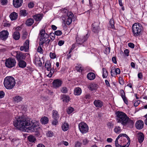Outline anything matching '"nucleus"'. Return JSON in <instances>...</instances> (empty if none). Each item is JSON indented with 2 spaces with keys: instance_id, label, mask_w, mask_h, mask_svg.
Listing matches in <instances>:
<instances>
[{
  "instance_id": "obj_39",
  "label": "nucleus",
  "mask_w": 147,
  "mask_h": 147,
  "mask_svg": "<svg viewBox=\"0 0 147 147\" xmlns=\"http://www.w3.org/2000/svg\"><path fill=\"white\" fill-rule=\"evenodd\" d=\"M11 142L16 145H18L19 143V140L18 138H14L11 140Z\"/></svg>"
},
{
  "instance_id": "obj_38",
  "label": "nucleus",
  "mask_w": 147,
  "mask_h": 147,
  "mask_svg": "<svg viewBox=\"0 0 147 147\" xmlns=\"http://www.w3.org/2000/svg\"><path fill=\"white\" fill-rule=\"evenodd\" d=\"M114 130V132L116 133L119 134L121 132L122 130L119 126H116L115 127Z\"/></svg>"
},
{
  "instance_id": "obj_27",
  "label": "nucleus",
  "mask_w": 147,
  "mask_h": 147,
  "mask_svg": "<svg viewBox=\"0 0 147 147\" xmlns=\"http://www.w3.org/2000/svg\"><path fill=\"white\" fill-rule=\"evenodd\" d=\"M13 38L16 40L19 39L20 37V34L19 32L16 31L13 32L12 35Z\"/></svg>"
},
{
  "instance_id": "obj_7",
  "label": "nucleus",
  "mask_w": 147,
  "mask_h": 147,
  "mask_svg": "<svg viewBox=\"0 0 147 147\" xmlns=\"http://www.w3.org/2000/svg\"><path fill=\"white\" fill-rule=\"evenodd\" d=\"M29 126H30L27 127L26 131L28 132H37L38 129L39 128L38 123L36 121H32L31 123H30Z\"/></svg>"
},
{
  "instance_id": "obj_63",
  "label": "nucleus",
  "mask_w": 147,
  "mask_h": 147,
  "mask_svg": "<svg viewBox=\"0 0 147 147\" xmlns=\"http://www.w3.org/2000/svg\"><path fill=\"white\" fill-rule=\"evenodd\" d=\"M140 103V101L138 100L134 104V105L135 107H137Z\"/></svg>"
},
{
  "instance_id": "obj_24",
  "label": "nucleus",
  "mask_w": 147,
  "mask_h": 147,
  "mask_svg": "<svg viewBox=\"0 0 147 147\" xmlns=\"http://www.w3.org/2000/svg\"><path fill=\"white\" fill-rule=\"evenodd\" d=\"M87 77L90 80H93L95 78L96 76L93 73L89 72L87 74Z\"/></svg>"
},
{
  "instance_id": "obj_42",
  "label": "nucleus",
  "mask_w": 147,
  "mask_h": 147,
  "mask_svg": "<svg viewBox=\"0 0 147 147\" xmlns=\"http://www.w3.org/2000/svg\"><path fill=\"white\" fill-rule=\"evenodd\" d=\"M82 143L78 141H76L75 143L74 147H81Z\"/></svg>"
},
{
  "instance_id": "obj_64",
  "label": "nucleus",
  "mask_w": 147,
  "mask_h": 147,
  "mask_svg": "<svg viewBox=\"0 0 147 147\" xmlns=\"http://www.w3.org/2000/svg\"><path fill=\"white\" fill-rule=\"evenodd\" d=\"M124 53L126 56H129V50L127 49H125L124 51Z\"/></svg>"
},
{
  "instance_id": "obj_30",
  "label": "nucleus",
  "mask_w": 147,
  "mask_h": 147,
  "mask_svg": "<svg viewBox=\"0 0 147 147\" xmlns=\"http://www.w3.org/2000/svg\"><path fill=\"white\" fill-rule=\"evenodd\" d=\"M52 114L53 117L54 119H59V115L57 111H53Z\"/></svg>"
},
{
  "instance_id": "obj_48",
  "label": "nucleus",
  "mask_w": 147,
  "mask_h": 147,
  "mask_svg": "<svg viewBox=\"0 0 147 147\" xmlns=\"http://www.w3.org/2000/svg\"><path fill=\"white\" fill-rule=\"evenodd\" d=\"M55 34L54 33H51L50 34V37L51 39L52 40H54L55 38Z\"/></svg>"
},
{
  "instance_id": "obj_21",
  "label": "nucleus",
  "mask_w": 147,
  "mask_h": 147,
  "mask_svg": "<svg viewBox=\"0 0 147 147\" xmlns=\"http://www.w3.org/2000/svg\"><path fill=\"white\" fill-rule=\"evenodd\" d=\"M94 104L96 107H101L103 105L102 102L99 100H95L94 102Z\"/></svg>"
},
{
  "instance_id": "obj_32",
  "label": "nucleus",
  "mask_w": 147,
  "mask_h": 147,
  "mask_svg": "<svg viewBox=\"0 0 147 147\" xmlns=\"http://www.w3.org/2000/svg\"><path fill=\"white\" fill-rule=\"evenodd\" d=\"M34 23V20L33 19L29 18L26 22V24L28 26H31Z\"/></svg>"
},
{
  "instance_id": "obj_26",
  "label": "nucleus",
  "mask_w": 147,
  "mask_h": 147,
  "mask_svg": "<svg viewBox=\"0 0 147 147\" xmlns=\"http://www.w3.org/2000/svg\"><path fill=\"white\" fill-rule=\"evenodd\" d=\"M49 121V119L46 116L42 117L40 120L41 123L44 124H47L48 123Z\"/></svg>"
},
{
  "instance_id": "obj_37",
  "label": "nucleus",
  "mask_w": 147,
  "mask_h": 147,
  "mask_svg": "<svg viewBox=\"0 0 147 147\" xmlns=\"http://www.w3.org/2000/svg\"><path fill=\"white\" fill-rule=\"evenodd\" d=\"M97 85L95 84H90L89 86V88L91 90H95L97 88Z\"/></svg>"
},
{
  "instance_id": "obj_61",
  "label": "nucleus",
  "mask_w": 147,
  "mask_h": 147,
  "mask_svg": "<svg viewBox=\"0 0 147 147\" xmlns=\"http://www.w3.org/2000/svg\"><path fill=\"white\" fill-rule=\"evenodd\" d=\"M64 43V40H59L58 43V45L59 46H61L63 45V44Z\"/></svg>"
},
{
  "instance_id": "obj_62",
  "label": "nucleus",
  "mask_w": 147,
  "mask_h": 147,
  "mask_svg": "<svg viewBox=\"0 0 147 147\" xmlns=\"http://www.w3.org/2000/svg\"><path fill=\"white\" fill-rule=\"evenodd\" d=\"M128 46L131 48H134V45L132 43H129L128 44Z\"/></svg>"
},
{
  "instance_id": "obj_22",
  "label": "nucleus",
  "mask_w": 147,
  "mask_h": 147,
  "mask_svg": "<svg viewBox=\"0 0 147 147\" xmlns=\"http://www.w3.org/2000/svg\"><path fill=\"white\" fill-rule=\"evenodd\" d=\"M18 61V65L20 67L24 68L26 67V63L24 60H20Z\"/></svg>"
},
{
  "instance_id": "obj_6",
  "label": "nucleus",
  "mask_w": 147,
  "mask_h": 147,
  "mask_svg": "<svg viewBox=\"0 0 147 147\" xmlns=\"http://www.w3.org/2000/svg\"><path fill=\"white\" fill-rule=\"evenodd\" d=\"M132 30L133 35L137 37L140 36L142 34L143 30V28L140 24L136 23L132 25Z\"/></svg>"
},
{
  "instance_id": "obj_3",
  "label": "nucleus",
  "mask_w": 147,
  "mask_h": 147,
  "mask_svg": "<svg viewBox=\"0 0 147 147\" xmlns=\"http://www.w3.org/2000/svg\"><path fill=\"white\" fill-rule=\"evenodd\" d=\"M130 139L125 134H120L115 141L116 147H128L130 143Z\"/></svg>"
},
{
  "instance_id": "obj_40",
  "label": "nucleus",
  "mask_w": 147,
  "mask_h": 147,
  "mask_svg": "<svg viewBox=\"0 0 147 147\" xmlns=\"http://www.w3.org/2000/svg\"><path fill=\"white\" fill-rule=\"evenodd\" d=\"M63 100L64 102H67L69 101V97L68 96L65 95H63Z\"/></svg>"
},
{
  "instance_id": "obj_1",
  "label": "nucleus",
  "mask_w": 147,
  "mask_h": 147,
  "mask_svg": "<svg viewBox=\"0 0 147 147\" xmlns=\"http://www.w3.org/2000/svg\"><path fill=\"white\" fill-rule=\"evenodd\" d=\"M115 114L117 123H120L123 126L127 127H133L134 122L130 119L125 113L118 111Z\"/></svg>"
},
{
  "instance_id": "obj_55",
  "label": "nucleus",
  "mask_w": 147,
  "mask_h": 147,
  "mask_svg": "<svg viewBox=\"0 0 147 147\" xmlns=\"http://www.w3.org/2000/svg\"><path fill=\"white\" fill-rule=\"evenodd\" d=\"M47 136L48 137H51L53 135V132L51 131H49L47 134Z\"/></svg>"
},
{
  "instance_id": "obj_54",
  "label": "nucleus",
  "mask_w": 147,
  "mask_h": 147,
  "mask_svg": "<svg viewBox=\"0 0 147 147\" xmlns=\"http://www.w3.org/2000/svg\"><path fill=\"white\" fill-rule=\"evenodd\" d=\"M76 68V70L78 71H82V69L81 65H79L78 66H77Z\"/></svg>"
},
{
  "instance_id": "obj_56",
  "label": "nucleus",
  "mask_w": 147,
  "mask_h": 147,
  "mask_svg": "<svg viewBox=\"0 0 147 147\" xmlns=\"http://www.w3.org/2000/svg\"><path fill=\"white\" fill-rule=\"evenodd\" d=\"M107 125L109 128H112L113 127V124L110 122H109L107 123Z\"/></svg>"
},
{
  "instance_id": "obj_59",
  "label": "nucleus",
  "mask_w": 147,
  "mask_h": 147,
  "mask_svg": "<svg viewBox=\"0 0 147 147\" xmlns=\"http://www.w3.org/2000/svg\"><path fill=\"white\" fill-rule=\"evenodd\" d=\"M34 6V4L33 2H31L28 3V7L30 8H32Z\"/></svg>"
},
{
  "instance_id": "obj_5",
  "label": "nucleus",
  "mask_w": 147,
  "mask_h": 147,
  "mask_svg": "<svg viewBox=\"0 0 147 147\" xmlns=\"http://www.w3.org/2000/svg\"><path fill=\"white\" fill-rule=\"evenodd\" d=\"M3 84L6 89L11 90L12 89L15 85V79L12 76H7L4 79Z\"/></svg>"
},
{
  "instance_id": "obj_35",
  "label": "nucleus",
  "mask_w": 147,
  "mask_h": 147,
  "mask_svg": "<svg viewBox=\"0 0 147 147\" xmlns=\"http://www.w3.org/2000/svg\"><path fill=\"white\" fill-rule=\"evenodd\" d=\"M13 99L15 102H18L22 100V98L21 96H16L13 97Z\"/></svg>"
},
{
  "instance_id": "obj_51",
  "label": "nucleus",
  "mask_w": 147,
  "mask_h": 147,
  "mask_svg": "<svg viewBox=\"0 0 147 147\" xmlns=\"http://www.w3.org/2000/svg\"><path fill=\"white\" fill-rule=\"evenodd\" d=\"M119 93L120 94V95L121 96L122 98L123 97L125 96V93L123 90H121L119 91Z\"/></svg>"
},
{
  "instance_id": "obj_20",
  "label": "nucleus",
  "mask_w": 147,
  "mask_h": 147,
  "mask_svg": "<svg viewBox=\"0 0 147 147\" xmlns=\"http://www.w3.org/2000/svg\"><path fill=\"white\" fill-rule=\"evenodd\" d=\"M121 138L118 141L119 144V145H124L127 142L126 141L127 140L126 139V138L125 136H122V137H120Z\"/></svg>"
},
{
  "instance_id": "obj_9",
  "label": "nucleus",
  "mask_w": 147,
  "mask_h": 147,
  "mask_svg": "<svg viewBox=\"0 0 147 147\" xmlns=\"http://www.w3.org/2000/svg\"><path fill=\"white\" fill-rule=\"evenodd\" d=\"M45 67L48 71H50L49 74L47 75V76L49 78L51 77L54 72V70L53 67H51V63L49 61H46Z\"/></svg>"
},
{
  "instance_id": "obj_47",
  "label": "nucleus",
  "mask_w": 147,
  "mask_h": 147,
  "mask_svg": "<svg viewBox=\"0 0 147 147\" xmlns=\"http://www.w3.org/2000/svg\"><path fill=\"white\" fill-rule=\"evenodd\" d=\"M28 34V33L26 32L25 31L23 32L22 36V38L23 39H26L27 36Z\"/></svg>"
},
{
  "instance_id": "obj_14",
  "label": "nucleus",
  "mask_w": 147,
  "mask_h": 147,
  "mask_svg": "<svg viewBox=\"0 0 147 147\" xmlns=\"http://www.w3.org/2000/svg\"><path fill=\"white\" fill-rule=\"evenodd\" d=\"M9 32L7 30H3L0 32V38L3 40H5L8 37Z\"/></svg>"
},
{
  "instance_id": "obj_28",
  "label": "nucleus",
  "mask_w": 147,
  "mask_h": 147,
  "mask_svg": "<svg viewBox=\"0 0 147 147\" xmlns=\"http://www.w3.org/2000/svg\"><path fill=\"white\" fill-rule=\"evenodd\" d=\"M69 125L65 122L63 123L61 126L62 129L64 131L67 130L69 128Z\"/></svg>"
},
{
  "instance_id": "obj_36",
  "label": "nucleus",
  "mask_w": 147,
  "mask_h": 147,
  "mask_svg": "<svg viewBox=\"0 0 147 147\" xmlns=\"http://www.w3.org/2000/svg\"><path fill=\"white\" fill-rule=\"evenodd\" d=\"M102 77L103 78H107L108 76V73L107 70L104 68H102Z\"/></svg>"
},
{
  "instance_id": "obj_60",
  "label": "nucleus",
  "mask_w": 147,
  "mask_h": 147,
  "mask_svg": "<svg viewBox=\"0 0 147 147\" xmlns=\"http://www.w3.org/2000/svg\"><path fill=\"white\" fill-rule=\"evenodd\" d=\"M123 100V101L127 105L128 103V101L127 100V98L125 96L122 98Z\"/></svg>"
},
{
  "instance_id": "obj_2",
  "label": "nucleus",
  "mask_w": 147,
  "mask_h": 147,
  "mask_svg": "<svg viewBox=\"0 0 147 147\" xmlns=\"http://www.w3.org/2000/svg\"><path fill=\"white\" fill-rule=\"evenodd\" d=\"M13 124L17 129L26 131L27 127L30 125V121L24 117H15L13 119Z\"/></svg>"
},
{
  "instance_id": "obj_41",
  "label": "nucleus",
  "mask_w": 147,
  "mask_h": 147,
  "mask_svg": "<svg viewBox=\"0 0 147 147\" xmlns=\"http://www.w3.org/2000/svg\"><path fill=\"white\" fill-rule=\"evenodd\" d=\"M21 16H26L28 14V13L25 10H21L20 11Z\"/></svg>"
},
{
  "instance_id": "obj_15",
  "label": "nucleus",
  "mask_w": 147,
  "mask_h": 147,
  "mask_svg": "<svg viewBox=\"0 0 147 147\" xmlns=\"http://www.w3.org/2000/svg\"><path fill=\"white\" fill-rule=\"evenodd\" d=\"M99 24V23L98 22H95L92 24V30L94 33L98 32L100 29Z\"/></svg>"
},
{
  "instance_id": "obj_52",
  "label": "nucleus",
  "mask_w": 147,
  "mask_h": 147,
  "mask_svg": "<svg viewBox=\"0 0 147 147\" xmlns=\"http://www.w3.org/2000/svg\"><path fill=\"white\" fill-rule=\"evenodd\" d=\"M110 51V48L109 47L106 48L104 51V53L105 54H109Z\"/></svg>"
},
{
  "instance_id": "obj_50",
  "label": "nucleus",
  "mask_w": 147,
  "mask_h": 147,
  "mask_svg": "<svg viewBox=\"0 0 147 147\" xmlns=\"http://www.w3.org/2000/svg\"><path fill=\"white\" fill-rule=\"evenodd\" d=\"M54 33L57 36H60L62 34L61 31V30H57Z\"/></svg>"
},
{
  "instance_id": "obj_34",
  "label": "nucleus",
  "mask_w": 147,
  "mask_h": 147,
  "mask_svg": "<svg viewBox=\"0 0 147 147\" xmlns=\"http://www.w3.org/2000/svg\"><path fill=\"white\" fill-rule=\"evenodd\" d=\"M33 18L37 21H40L42 18V15L41 14H38L34 16Z\"/></svg>"
},
{
  "instance_id": "obj_33",
  "label": "nucleus",
  "mask_w": 147,
  "mask_h": 147,
  "mask_svg": "<svg viewBox=\"0 0 147 147\" xmlns=\"http://www.w3.org/2000/svg\"><path fill=\"white\" fill-rule=\"evenodd\" d=\"M28 139L30 142L32 143L35 142L36 140V139L35 137L31 135L28 136Z\"/></svg>"
},
{
  "instance_id": "obj_13",
  "label": "nucleus",
  "mask_w": 147,
  "mask_h": 147,
  "mask_svg": "<svg viewBox=\"0 0 147 147\" xmlns=\"http://www.w3.org/2000/svg\"><path fill=\"white\" fill-rule=\"evenodd\" d=\"M29 40H27L24 44L23 46L20 47V50L21 51H24L26 52L28 51L29 48Z\"/></svg>"
},
{
  "instance_id": "obj_18",
  "label": "nucleus",
  "mask_w": 147,
  "mask_h": 147,
  "mask_svg": "<svg viewBox=\"0 0 147 147\" xmlns=\"http://www.w3.org/2000/svg\"><path fill=\"white\" fill-rule=\"evenodd\" d=\"M23 2V0H13V4L15 7L18 8L22 6Z\"/></svg>"
},
{
  "instance_id": "obj_57",
  "label": "nucleus",
  "mask_w": 147,
  "mask_h": 147,
  "mask_svg": "<svg viewBox=\"0 0 147 147\" xmlns=\"http://www.w3.org/2000/svg\"><path fill=\"white\" fill-rule=\"evenodd\" d=\"M50 58L52 59H54L56 57V55L55 53H51L50 54Z\"/></svg>"
},
{
  "instance_id": "obj_53",
  "label": "nucleus",
  "mask_w": 147,
  "mask_h": 147,
  "mask_svg": "<svg viewBox=\"0 0 147 147\" xmlns=\"http://www.w3.org/2000/svg\"><path fill=\"white\" fill-rule=\"evenodd\" d=\"M1 3L3 5H6L8 3L7 0H1Z\"/></svg>"
},
{
  "instance_id": "obj_11",
  "label": "nucleus",
  "mask_w": 147,
  "mask_h": 147,
  "mask_svg": "<svg viewBox=\"0 0 147 147\" xmlns=\"http://www.w3.org/2000/svg\"><path fill=\"white\" fill-rule=\"evenodd\" d=\"M89 36V35L86 34L85 36H84L77 37L76 38V42L78 44L81 45L87 40Z\"/></svg>"
},
{
  "instance_id": "obj_10",
  "label": "nucleus",
  "mask_w": 147,
  "mask_h": 147,
  "mask_svg": "<svg viewBox=\"0 0 147 147\" xmlns=\"http://www.w3.org/2000/svg\"><path fill=\"white\" fill-rule=\"evenodd\" d=\"M80 131L82 134L87 132L88 130V127L87 124L83 122H81L78 125Z\"/></svg>"
},
{
  "instance_id": "obj_45",
  "label": "nucleus",
  "mask_w": 147,
  "mask_h": 147,
  "mask_svg": "<svg viewBox=\"0 0 147 147\" xmlns=\"http://www.w3.org/2000/svg\"><path fill=\"white\" fill-rule=\"evenodd\" d=\"M114 71V67H113L111 70V75L112 76H116V74L115 73Z\"/></svg>"
},
{
  "instance_id": "obj_19",
  "label": "nucleus",
  "mask_w": 147,
  "mask_h": 147,
  "mask_svg": "<svg viewBox=\"0 0 147 147\" xmlns=\"http://www.w3.org/2000/svg\"><path fill=\"white\" fill-rule=\"evenodd\" d=\"M144 125V122L141 120H139L137 121L135 124L136 128L139 129H140L143 128Z\"/></svg>"
},
{
  "instance_id": "obj_46",
  "label": "nucleus",
  "mask_w": 147,
  "mask_h": 147,
  "mask_svg": "<svg viewBox=\"0 0 147 147\" xmlns=\"http://www.w3.org/2000/svg\"><path fill=\"white\" fill-rule=\"evenodd\" d=\"M110 23L111 26V28L113 29H114L115 28L114 22L113 19H111L110 20Z\"/></svg>"
},
{
  "instance_id": "obj_58",
  "label": "nucleus",
  "mask_w": 147,
  "mask_h": 147,
  "mask_svg": "<svg viewBox=\"0 0 147 147\" xmlns=\"http://www.w3.org/2000/svg\"><path fill=\"white\" fill-rule=\"evenodd\" d=\"M5 95V93L3 91H0V98H3Z\"/></svg>"
},
{
  "instance_id": "obj_12",
  "label": "nucleus",
  "mask_w": 147,
  "mask_h": 147,
  "mask_svg": "<svg viewBox=\"0 0 147 147\" xmlns=\"http://www.w3.org/2000/svg\"><path fill=\"white\" fill-rule=\"evenodd\" d=\"M14 53L16 54V57L17 61L24 60L26 58V53L17 51H16Z\"/></svg>"
},
{
  "instance_id": "obj_23",
  "label": "nucleus",
  "mask_w": 147,
  "mask_h": 147,
  "mask_svg": "<svg viewBox=\"0 0 147 147\" xmlns=\"http://www.w3.org/2000/svg\"><path fill=\"white\" fill-rule=\"evenodd\" d=\"M9 16L11 20H14L17 19L18 15L16 13L13 12L10 14Z\"/></svg>"
},
{
  "instance_id": "obj_8",
  "label": "nucleus",
  "mask_w": 147,
  "mask_h": 147,
  "mask_svg": "<svg viewBox=\"0 0 147 147\" xmlns=\"http://www.w3.org/2000/svg\"><path fill=\"white\" fill-rule=\"evenodd\" d=\"M16 62L15 59L12 58H9L5 60V64L6 67L11 68L14 67L16 64Z\"/></svg>"
},
{
  "instance_id": "obj_43",
  "label": "nucleus",
  "mask_w": 147,
  "mask_h": 147,
  "mask_svg": "<svg viewBox=\"0 0 147 147\" xmlns=\"http://www.w3.org/2000/svg\"><path fill=\"white\" fill-rule=\"evenodd\" d=\"M61 91L63 93H66L68 91L67 88L66 87H63L61 88Z\"/></svg>"
},
{
  "instance_id": "obj_16",
  "label": "nucleus",
  "mask_w": 147,
  "mask_h": 147,
  "mask_svg": "<svg viewBox=\"0 0 147 147\" xmlns=\"http://www.w3.org/2000/svg\"><path fill=\"white\" fill-rule=\"evenodd\" d=\"M66 23L67 25H69L72 22V18L74 16L73 14L71 12H68L67 15Z\"/></svg>"
},
{
  "instance_id": "obj_25",
  "label": "nucleus",
  "mask_w": 147,
  "mask_h": 147,
  "mask_svg": "<svg viewBox=\"0 0 147 147\" xmlns=\"http://www.w3.org/2000/svg\"><path fill=\"white\" fill-rule=\"evenodd\" d=\"M138 139L139 143H142L144 139V134L142 133H140L138 134Z\"/></svg>"
},
{
  "instance_id": "obj_49",
  "label": "nucleus",
  "mask_w": 147,
  "mask_h": 147,
  "mask_svg": "<svg viewBox=\"0 0 147 147\" xmlns=\"http://www.w3.org/2000/svg\"><path fill=\"white\" fill-rule=\"evenodd\" d=\"M89 140L86 138L82 140V142L84 145H85L89 142Z\"/></svg>"
},
{
  "instance_id": "obj_44",
  "label": "nucleus",
  "mask_w": 147,
  "mask_h": 147,
  "mask_svg": "<svg viewBox=\"0 0 147 147\" xmlns=\"http://www.w3.org/2000/svg\"><path fill=\"white\" fill-rule=\"evenodd\" d=\"M74 111V109L72 107H69L67 110V111L68 114H71Z\"/></svg>"
},
{
  "instance_id": "obj_4",
  "label": "nucleus",
  "mask_w": 147,
  "mask_h": 147,
  "mask_svg": "<svg viewBox=\"0 0 147 147\" xmlns=\"http://www.w3.org/2000/svg\"><path fill=\"white\" fill-rule=\"evenodd\" d=\"M39 35H40L39 46L38 47L37 51L38 52L42 53L43 50L41 46H43L45 42V38H48L49 37V35L45 32V30L43 29L40 31Z\"/></svg>"
},
{
  "instance_id": "obj_31",
  "label": "nucleus",
  "mask_w": 147,
  "mask_h": 147,
  "mask_svg": "<svg viewBox=\"0 0 147 147\" xmlns=\"http://www.w3.org/2000/svg\"><path fill=\"white\" fill-rule=\"evenodd\" d=\"M34 62L36 64L41 66L42 65V63L41 62L40 58L38 57H35L34 59Z\"/></svg>"
},
{
  "instance_id": "obj_29",
  "label": "nucleus",
  "mask_w": 147,
  "mask_h": 147,
  "mask_svg": "<svg viewBox=\"0 0 147 147\" xmlns=\"http://www.w3.org/2000/svg\"><path fill=\"white\" fill-rule=\"evenodd\" d=\"M82 92L81 89L79 87L76 88L74 90V93L76 95H79Z\"/></svg>"
},
{
  "instance_id": "obj_17",
  "label": "nucleus",
  "mask_w": 147,
  "mask_h": 147,
  "mask_svg": "<svg viewBox=\"0 0 147 147\" xmlns=\"http://www.w3.org/2000/svg\"><path fill=\"white\" fill-rule=\"evenodd\" d=\"M62 83V82L60 80H55L53 82V86L54 88H57L61 86Z\"/></svg>"
}]
</instances>
